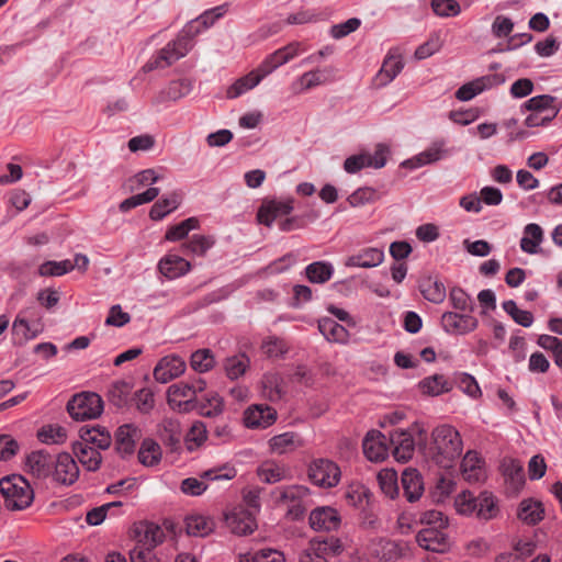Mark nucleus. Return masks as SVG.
Returning a JSON list of instances; mask_svg holds the SVG:
<instances>
[{
    "instance_id": "3",
    "label": "nucleus",
    "mask_w": 562,
    "mask_h": 562,
    "mask_svg": "<svg viewBox=\"0 0 562 562\" xmlns=\"http://www.w3.org/2000/svg\"><path fill=\"white\" fill-rule=\"evenodd\" d=\"M294 209L292 198L285 200H265L257 212L259 224L270 227L274 222L279 229L290 232L303 226V220L296 216H289Z\"/></svg>"
},
{
    "instance_id": "20",
    "label": "nucleus",
    "mask_w": 562,
    "mask_h": 562,
    "mask_svg": "<svg viewBox=\"0 0 562 562\" xmlns=\"http://www.w3.org/2000/svg\"><path fill=\"white\" fill-rule=\"evenodd\" d=\"M140 430L133 424H124L115 431V450L122 457L134 453Z\"/></svg>"
},
{
    "instance_id": "23",
    "label": "nucleus",
    "mask_w": 562,
    "mask_h": 562,
    "mask_svg": "<svg viewBox=\"0 0 562 562\" xmlns=\"http://www.w3.org/2000/svg\"><path fill=\"white\" fill-rule=\"evenodd\" d=\"M401 483L403 494L409 503L418 501L424 493L423 476L416 469H405L402 473Z\"/></svg>"
},
{
    "instance_id": "16",
    "label": "nucleus",
    "mask_w": 562,
    "mask_h": 562,
    "mask_svg": "<svg viewBox=\"0 0 562 562\" xmlns=\"http://www.w3.org/2000/svg\"><path fill=\"white\" fill-rule=\"evenodd\" d=\"M405 546L401 542L380 538L370 543V553L380 562H395L403 557Z\"/></svg>"
},
{
    "instance_id": "40",
    "label": "nucleus",
    "mask_w": 562,
    "mask_h": 562,
    "mask_svg": "<svg viewBox=\"0 0 562 562\" xmlns=\"http://www.w3.org/2000/svg\"><path fill=\"white\" fill-rule=\"evenodd\" d=\"M193 88V82L190 79L183 78L171 81L168 87L162 90L158 97V102L167 100L177 101L188 95Z\"/></svg>"
},
{
    "instance_id": "63",
    "label": "nucleus",
    "mask_w": 562,
    "mask_h": 562,
    "mask_svg": "<svg viewBox=\"0 0 562 562\" xmlns=\"http://www.w3.org/2000/svg\"><path fill=\"white\" fill-rule=\"evenodd\" d=\"M543 240V229L535 223L526 225L519 246H540Z\"/></svg>"
},
{
    "instance_id": "60",
    "label": "nucleus",
    "mask_w": 562,
    "mask_h": 562,
    "mask_svg": "<svg viewBox=\"0 0 562 562\" xmlns=\"http://www.w3.org/2000/svg\"><path fill=\"white\" fill-rule=\"evenodd\" d=\"M288 63L286 56L284 55L282 48L277 49L269 56L265 58V60L258 66L259 71H262L267 77L278 67Z\"/></svg>"
},
{
    "instance_id": "62",
    "label": "nucleus",
    "mask_w": 562,
    "mask_h": 562,
    "mask_svg": "<svg viewBox=\"0 0 562 562\" xmlns=\"http://www.w3.org/2000/svg\"><path fill=\"white\" fill-rule=\"evenodd\" d=\"M38 439L44 443H59L66 438L65 429L59 426H45L37 432Z\"/></svg>"
},
{
    "instance_id": "25",
    "label": "nucleus",
    "mask_w": 562,
    "mask_h": 562,
    "mask_svg": "<svg viewBox=\"0 0 562 562\" xmlns=\"http://www.w3.org/2000/svg\"><path fill=\"white\" fill-rule=\"evenodd\" d=\"M334 68L315 69L304 72L294 86L295 92L313 89L329 81L334 77Z\"/></svg>"
},
{
    "instance_id": "55",
    "label": "nucleus",
    "mask_w": 562,
    "mask_h": 562,
    "mask_svg": "<svg viewBox=\"0 0 562 562\" xmlns=\"http://www.w3.org/2000/svg\"><path fill=\"white\" fill-rule=\"evenodd\" d=\"M206 427L202 422L194 423L184 438L186 448L193 451L206 440Z\"/></svg>"
},
{
    "instance_id": "39",
    "label": "nucleus",
    "mask_w": 562,
    "mask_h": 562,
    "mask_svg": "<svg viewBox=\"0 0 562 562\" xmlns=\"http://www.w3.org/2000/svg\"><path fill=\"white\" fill-rule=\"evenodd\" d=\"M181 199L182 196L179 192H171L167 196L158 200L150 209V218L154 221L162 220L166 215L178 209Z\"/></svg>"
},
{
    "instance_id": "43",
    "label": "nucleus",
    "mask_w": 562,
    "mask_h": 562,
    "mask_svg": "<svg viewBox=\"0 0 562 562\" xmlns=\"http://www.w3.org/2000/svg\"><path fill=\"white\" fill-rule=\"evenodd\" d=\"M334 267L324 261H315L305 268V274L310 282L323 284L330 280Z\"/></svg>"
},
{
    "instance_id": "2",
    "label": "nucleus",
    "mask_w": 562,
    "mask_h": 562,
    "mask_svg": "<svg viewBox=\"0 0 562 562\" xmlns=\"http://www.w3.org/2000/svg\"><path fill=\"white\" fill-rule=\"evenodd\" d=\"M199 33L200 29H196L194 23H188L176 40L169 42L147 61L144 66L145 70L166 68L184 57L192 48V38Z\"/></svg>"
},
{
    "instance_id": "17",
    "label": "nucleus",
    "mask_w": 562,
    "mask_h": 562,
    "mask_svg": "<svg viewBox=\"0 0 562 562\" xmlns=\"http://www.w3.org/2000/svg\"><path fill=\"white\" fill-rule=\"evenodd\" d=\"M443 529L437 527L422 529L416 536L417 543L428 551L445 552L449 548V539Z\"/></svg>"
},
{
    "instance_id": "31",
    "label": "nucleus",
    "mask_w": 562,
    "mask_h": 562,
    "mask_svg": "<svg viewBox=\"0 0 562 562\" xmlns=\"http://www.w3.org/2000/svg\"><path fill=\"white\" fill-rule=\"evenodd\" d=\"M159 271L168 279H176L186 274L190 262L182 257L168 255L159 261Z\"/></svg>"
},
{
    "instance_id": "4",
    "label": "nucleus",
    "mask_w": 562,
    "mask_h": 562,
    "mask_svg": "<svg viewBox=\"0 0 562 562\" xmlns=\"http://www.w3.org/2000/svg\"><path fill=\"white\" fill-rule=\"evenodd\" d=\"M454 505L459 514H474L479 519L483 520L493 519L499 513L496 497L487 491L481 492L479 496L464 491L456 497Z\"/></svg>"
},
{
    "instance_id": "35",
    "label": "nucleus",
    "mask_w": 562,
    "mask_h": 562,
    "mask_svg": "<svg viewBox=\"0 0 562 562\" xmlns=\"http://www.w3.org/2000/svg\"><path fill=\"white\" fill-rule=\"evenodd\" d=\"M186 530L189 536L206 537L213 532L215 522L203 515H190L186 518Z\"/></svg>"
},
{
    "instance_id": "5",
    "label": "nucleus",
    "mask_w": 562,
    "mask_h": 562,
    "mask_svg": "<svg viewBox=\"0 0 562 562\" xmlns=\"http://www.w3.org/2000/svg\"><path fill=\"white\" fill-rule=\"evenodd\" d=\"M0 493L10 510H23L34 501V491L22 475L12 474L0 480Z\"/></svg>"
},
{
    "instance_id": "19",
    "label": "nucleus",
    "mask_w": 562,
    "mask_h": 562,
    "mask_svg": "<svg viewBox=\"0 0 562 562\" xmlns=\"http://www.w3.org/2000/svg\"><path fill=\"white\" fill-rule=\"evenodd\" d=\"M136 546L134 548H144L154 550L164 541V530L154 522H140L135 527Z\"/></svg>"
},
{
    "instance_id": "37",
    "label": "nucleus",
    "mask_w": 562,
    "mask_h": 562,
    "mask_svg": "<svg viewBox=\"0 0 562 562\" xmlns=\"http://www.w3.org/2000/svg\"><path fill=\"white\" fill-rule=\"evenodd\" d=\"M250 367V359L246 353L229 356L223 361V369L229 380L243 376Z\"/></svg>"
},
{
    "instance_id": "41",
    "label": "nucleus",
    "mask_w": 562,
    "mask_h": 562,
    "mask_svg": "<svg viewBox=\"0 0 562 562\" xmlns=\"http://www.w3.org/2000/svg\"><path fill=\"white\" fill-rule=\"evenodd\" d=\"M419 290L423 296L435 304H439L446 299V288L442 282L427 278L419 283Z\"/></svg>"
},
{
    "instance_id": "6",
    "label": "nucleus",
    "mask_w": 562,
    "mask_h": 562,
    "mask_svg": "<svg viewBox=\"0 0 562 562\" xmlns=\"http://www.w3.org/2000/svg\"><path fill=\"white\" fill-rule=\"evenodd\" d=\"M67 412L75 420L93 419L102 414L103 401L97 393L82 392L69 400Z\"/></svg>"
},
{
    "instance_id": "56",
    "label": "nucleus",
    "mask_w": 562,
    "mask_h": 562,
    "mask_svg": "<svg viewBox=\"0 0 562 562\" xmlns=\"http://www.w3.org/2000/svg\"><path fill=\"white\" fill-rule=\"evenodd\" d=\"M227 11V4H222L210 9L202 13L199 18L190 21L189 23H194L196 29H200V32L210 27L215 23V21L222 18Z\"/></svg>"
},
{
    "instance_id": "11",
    "label": "nucleus",
    "mask_w": 562,
    "mask_h": 562,
    "mask_svg": "<svg viewBox=\"0 0 562 562\" xmlns=\"http://www.w3.org/2000/svg\"><path fill=\"white\" fill-rule=\"evenodd\" d=\"M452 150L447 147V143L443 139L435 140L424 151L417 156L403 162V166L412 169L419 168L425 165L437 162L441 159L449 157Z\"/></svg>"
},
{
    "instance_id": "27",
    "label": "nucleus",
    "mask_w": 562,
    "mask_h": 562,
    "mask_svg": "<svg viewBox=\"0 0 562 562\" xmlns=\"http://www.w3.org/2000/svg\"><path fill=\"white\" fill-rule=\"evenodd\" d=\"M418 389L424 395L438 396L450 392L453 389V383L443 374H432L420 380Z\"/></svg>"
},
{
    "instance_id": "51",
    "label": "nucleus",
    "mask_w": 562,
    "mask_h": 562,
    "mask_svg": "<svg viewBox=\"0 0 562 562\" xmlns=\"http://www.w3.org/2000/svg\"><path fill=\"white\" fill-rule=\"evenodd\" d=\"M258 476L262 482L273 484L285 479L286 470L274 462H267L258 469Z\"/></svg>"
},
{
    "instance_id": "33",
    "label": "nucleus",
    "mask_w": 562,
    "mask_h": 562,
    "mask_svg": "<svg viewBox=\"0 0 562 562\" xmlns=\"http://www.w3.org/2000/svg\"><path fill=\"white\" fill-rule=\"evenodd\" d=\"M262 71H259V67L248 75L237 79L228 89H227V98L235 99L245 92L255 88L259 82L265 78Z\"/></svg>"
},
{
    "instance_id": "34",
    "label": "nucleus",
    "mask_w": 562,
    "mask_h": 562,
    "mask_svg": "<svg viewBox=\"0 0 562 562\" xmlns=\"http://www.w3.org/2000/svg\"><path fill=\"white\" fill-rule=\"evenodd\" d=\"M160 439L170 452H178L181 449L182 432L180 425L173 420H165L160 430Z\"/></svg>"
},
{
    "instance_id": "10",
    "label": "nucleus",
    "mask_w": 562,
    "mask_h": 562,
    "mask_svg": "<svg viewBox=\"0 0 562 562\" xmlns=\"http://www.w3.org/2000/svg\"><path fill=\"white\" fill-rule=\"evenodd\" d=\"M186 368V361L180 356L168 355L157 362L153 374L157 382L168 383L184 373Z\"/></svg>"
},
{
    "instance_id": "30",
    "label": "nucleus",
    "mask_w": 562,
    "mask_h": 562,
    "mask_svg": "<svg viewBox=\"0 0 562 562\" xmlns=\"http://www.w3.org/2000/svg\"><path fill=\"white\" fill-rule=\"evenodd\" d=\"M74 453L88 471H97L102 462L101 453L87 442L74 443Z\"/></svg>"
},
{
    "instance_id": "44",
    "label": "nucleus",
    "mask_w": 562,
    "mask_h": 562,
    "mask_svg": "<svg viewBox=\"0 0 562 562\" xmlns=\"http://www.w3.org/2000/svg\"><path fill=\"white\" fill-rule=\"evenodd\" d=\"M139 462L146 467H154L161 459L160 446L151 439H145L138 451Z\"/></svg>"
},
{
    "instance_id": "64",
    "label": "nucleus",
    "mask_w": 562,
    "mask_h": 562,
    "mask_svg": "<svg viewBox=\"0 0 562 562\" xmlns=\"http://www.w3.org/2000/svg\"><path fill=\"white\" fill-rule=\"evenodd\" d=\"M431 8L439 16H456L461 11L456 0H431Z\"/></svg>"
},
{
    "instance_id": "32",
    "label": "nucleus",
    "mask_w": 562,
    "mask_h": 562,
    "mask_svg": "<svg viewBox=\"0 0 562 562\" xmlns=\"http://www.w3.org/2000/svg\"><path fill=\"white\" fill-rule=\"evenodd\" d=\"M318 329L328 341L339 344L348 341L349 331L330 317L321 318L318 321Z\"/></svg>"
},
{
    "instance_id": "49",
    "label": "nucleus",
    "mask_w": 562,
    "mask_h": 562,
    "mask_svg": "<svg viewBox=\"0 0 562 562\" xmlns=\"http://www.w3.org/2000/svg\"><path fill=\"white\" fill-rule=\"evenodd\" d=\"M199 220L196 217H189L179 224L171 226L165 235V239L169 243L182 240L190 231L198 228Z\"/></svg>"
},
{
    "instance_id": "58",
    "label": "nucleus",
    "mask_w": 562,
    "mask_h": 562,
    "mask_svg": "<svg viewBox=\"0 0 562 562\" xmlns=\"http://www.w3.org/2000/svg\"><path fill=\"white\" fill-rule=\"evenodd\" d=\"M261 349L267 357L279 358L285 355L289 348L282 338L271 336L262 341Z\"/></svg>"
},
{
    "instance_id": "48",
    "label": "nucleus",
    "mask_w": 562,
    "mask_h": 562,
    "mask_svg": "<svg viewBox=\"0 0 562 562\" xmlns=\"http://www.w3.org/2000/svg\"><path fill=\"white\" fill-rule=\"evenodd\" d=\"M378 483L382 493L394 499L398 496L397 473L394 470L384 469L378 474Z\"/></svg>"
},
{
    "instance_id": "36",
    "label": "nucleus",
    "mask_w": 562,
    "mask_h": 562,
    "mask_svg": "<svg viewBox=\"0 0 562 562\" xmlns=\"http://www.w3.org/2000/svg\"><path fill=\"white\" fill-rule=\"evenodd\" d=\"M384 255L382 248H366L358 255L351 256L347 260V266L372 268L382 263Z\"/></svg>"
},
{
    "instance_id": "7",
    "label": "nucleus",
    "mask_w": 562,
    "mask_h": 562,
    "mask_svg": "<svg viewBox=\"0 0 562 562\" xmlns=\"http://www.w3.org/2000/svg\"><path fill=\"white\" fill-rule=\"evenodd\" d=\"M341 476L340 468L331 460L317 459L308 467V477L313 484L329 488L336 486Z\"/></svg>"
},
{
    "instance_id": "12",
    "label": "nucleus",
    "mask_w": 562,
    "mask_h": 562,
    "mask_svg": "<svg viewBox=\"0 0 562 562\" xmlns=\"http://www.w3.org/2000/svg\"><path fill=\"white\" fill-rule=\"evenodd\" d=\"M195 396L188 381L171 384L167 390V401L170 407L179 412H189L194 407Z\"/></svg>"
},
{
    "instance_id": "53",
    "label": "nucleus",
    "mask_w": 562,
    "mask_h": 562,
    "mask_svg": "<svg viewBox=\"0 0 562 562\" xmlns=\"http://www.w3.org/2000/svg\"><path fill=\"white\" fill-rule=\"evenodd\" d=\"M159 192L160 190L158 188H148L143 193L130 196L122 201L120 204V210L122 212H128L138 205L149 203L158 196Z\"/></svg>"
},
{
    "instance_id": "13",
    "label": "nucleus",
    "mask_w": 562,
    "mask_h": 562,
    "mask_svg": "<svg viewBox=\"0 0 562 562\" xmlns=\"http://www.w3.org/2000/svg\"><path fill=\"white\" fill-rule=\"evenodd\" d=\"M227 528L237 536H247L257 528L254 513L244 508H234L225 515Z\"/></svg>"
},
{
    "instance_id": "28",
    "label": "nucleus",
    "mask_w": 562,
    "mask_h": 562,
    "mask_svg": "<svg viewBox=\"0 0 562 562\" xmlns=\"http://www.w3.org/2000/svg\"><path fill=\"white\" fill-rule=\"evenodd\" d=\"M269 446L271 450L276 453L283 454L291 451H294L297 448L304 446L303 438L293 431L283 432L277 436H273L269 440Z\"/></svg>"
},
{
    "instance_id": "46",
    "label": "nucleus",
    "mask_w": 562,
    "mask_h": 562,
    "mask_svg": "<svg viewBox=\"0 0 562 562\" xmlns=\"http://www.w3.org/2000/svg\"><path fill=\"white\" fill-rule=\"evenodd\" d=\"M13 336L18 339L20 345L36 338L40 334L37 328H33L25 317H22L21 313L15 317L12 324Z\"/></svg>"
},
{
    "instance_id": "24",
    "label": "nucleus",
    "mask_w": 562,
    "mask_h": 562,
    "mask_svg": "<svg viewBox=\"0 0 562 562\" xmlns=\"http://www.w3.org/2000/svg\"><path fill=\"white\" fill-rule=\"evenodd\" d=\"M461 473L470 483L481 482L485 477L484 461L476 451H468L461 462Z\"/></svg>"
},
{
    "instance_id": "15",
    "label": "nucleus",
    "mask_w": 562,
    "mask_h": 562,
    "mask_svg": "<svg viewBox=\"0 0 562 562\" xmlns=\"http://www.w3.org/2000/svg\"><path fill=\"white\" fill-rule=\"evenodd\" d=\"M54 456L45 450L31 452L26 457L25 468L27 472L38 480L50 477L54 467Z\"/></svg>"
},
{
    "instance_id": "8",
    "label": "nucleus",
    "mask_w": 562,
    "mask_h": 562,
    "mask_svg": "<svg viewBox=\"0 0 562 562\" xmlns=\"http://www.w3.org/2000/svg\"><path fill=\"white\" fill-rule=\"evenodd\" d=\"M54 467L52 479L58 484L61 485H72L79 477V468L74 460V458L67 453L63 452L54 456Z\"/></svg>"
},
{
    "instance_id": "52",
    "label": "nucleus",
    "mask_w": 562,
    "mask_h": 562,
    "mask_svg": "<svg viewBox=\"0 0 562 562\" xmlns=\"http://www.w3.org/2000/svg\"><path fill=\"white\" fill-rule=\"evenodd\" d=\"M449 301L454 310L465 313H472L474 302L471 296L461 288L454 286L449 293Z\"/></svg>"
},
{
    "instance_id": "59",
    "label": "nucleus",
    "mask_w": 562,
    "mask_h": 562,
    "mask_svg": "<svg viewBox=\"0 0 562 562\" xmlns=\"http://www.w3.org/2000/svg\"><path fill=\"white\" fill-rule=\"evenodd\" d=\"M162 176L159 173L158 170L149 168L139 171L136 173L132 179H130V182L132 183L130 189L136 190L140 187L151 186L158 182Z\"/></svg>"
},
{
    "instance_id": "29",
    "label": "nucleus",
    "mask_w": 562,
    "mask_h": 562,
    "mask_svg": "<svg viewBox=\"0 0 562 562\" xmlns=\"http://www.w3.org/2000/svg\"><path fill=\"white\" fill-rule=\"evenodd\" d=\"M80 438L87 445H94L99 449H108L111 446L112 437L110 431L105 427L94 426L88 427L83 426L79 430Z\"/></svg>"
},
{
    "instance_id": "26",
    "label": "nucleus",
    "mask_w": 562,
    "mask_h": 562,
    "mask_svg": "<svg viewBox=\"0 0 562 562\" xmlns=\"http://www.w3.org/2000/svg\"><path fill=\"white\" fill-rule=\"evenodd\" d=\"M404 63L400 55L390 52L383 60L382 67L375 76L378 86H386L390 83L403 69Z\"/></svg>"
},
{
    "instance_id": "22",
    "label": "nucleus",
    "mask_w": 562,
    "mask_h": 562,
    "mask_svg": "<svg viewBox=\"0 0 562 562\" xmlns=\"http://www.w3.org/2000/svg\"><path fill=\"white\" fill-rule=\"evenodd\" d=\"M390 443L393 446V456L400 462H407L414 454L415 443L413 436L403 429L390 434Z\"/></svg>"
},
{
    "instance_id": "45",
    "label": "nucleus",
    "mask_w": 562,
    "mask_h": 562,
    "mask_svg": "<svg viewBox=\"0 0 562 562\" xmlns=\"http://www.w3.org/2000/svg\"><path fill=\"white\" fill-rule=\"evenodd\" d=\"M239 562H285L283 552L266 548L256 552L240 554Z\"/></svg>"
},
{
    "instance_id": "47",
    "label": "nucleus",
    "mask_w": 562,
    "mask_h": 562,
    "mask_svg": "<svg viewBox=\"0 0 562 562\" xmlns=\"http://www.w3.org/2000/svg\"><path fill=\"white\" fill-rule=\"evenodd\" d=\"M215 357L210 349H198L190 357L191 368L200 373L209 372L215 367Z\"/></svg>"
},
{
    "instance_id": "50",
    "label": "nucleus",
    "mask_w": 562,
    "mask_h": 562,
    "mask_svg": "<svg viewBox=\"0 0 562 562\" xmlns=\"http://www.w3.org/2000/svg\"><path fill=\"white\" fill-rule=\"evenodd\" d=\"M74 269L72 261L69 259L61 261H46L38 267L41 277H60Z\"/></svg>"
},
{
    "instance_id": "9",
    "label": "nucleus",
    "mask_w": 562,
    "mask_h": 562,
    "mask_svg": "<svg viewBox=\"0 0 562 562\" xmlns=\"http://www.w3.org/2000/svg\"><path fill=\"white\" fill-rule=\"evenodd\" d=\"M441 325L448 334L465 335L473 331L477 327L479 322L471 313L446 312L441 316Z\"/></svg>"
},
{
    "instance_id": "18",
    "label": "nucleus",
    "mask_w": 562,
    "mask_h": 562,
    "mask_svg": "<svg viewBox=\"0 0 562 562\" xmlns=\"http://www.w3.org/2000/svg\"><path fill=\"white\" fill-rule=\"evenodd\" d=\"M276 419L277 411L263 404L252 405L244 414V423L247 428H267Z\"/></svg>"
},
{
    "instance_id": "21",
    "label": "nucleus",
    "mask_w": 562,
    "mask_h": 562,
    "mask_svg": "<svg viewBox=\"0 0 562 562\" xmlns=\"http://www.w3.org/2000/svg\"><path fill=\"white\" fill-rule=\"evenodd\" d=\"M310 526L316 531L336 530L340 525V516L333 507H318L310 514Z\"/></svg>"
},
{
    "instance_id": "38",
    "label": "nucleus",
    "mask_w": 562,
    "mask_h": 562,
    "mask_svg": "<svg viewBox=\"0 0 562 562\" xmlns=\"http://www.w3.org/2000/svg\"><path fill=\"white\" fill-rule=\"evenodd\" d=\"M544 516L541 502L524 499L518 508V518L527 525L533 526L540 522Z\"/></svg>"
},
{
    "instance_id": "61",
    "label": "nucleus",
    "mask_w": 562,
    "mask_h": 562,
    "mask_svg": "<svg viewBox=\"0 0 562 562\" xmlns=\"http://www.w3.org/2000/svg\"><path fill=\"white\" fill-rule=\"evenodd\" d=\"M504 475L512 481V483L519 487L525 483V473L522 464L517 460H509L504 463Z\"/></svg>"
},
{
    "instance_id": "1",
    "label": "nucleus",
    "mask_w": 562,
    "mask_h": 562,
    "mask_svg": "<svg viewBox=\"0 0 562 562\" xmlns=\"http://www.w3.org/2000/svg\"><path fill=\"white\" fill-rule=\"evenodd\" d=\"M431 438V459L440 468H451L462 452L463 445L459 431L450 425H441L432 430Z\"/></svg>"
},
{
    "instance_id": "57",
    "label": "nucleus",
    "mask_w": 562,
    "mask_h": 562,
    "mask_svg": "<svg viewBox=\"0 0 562 562\" xmlns=\"http://www.w3.org/2000/svg\"><path fill=\"white\" fill-rule=\"evenodd\" d=\"M458 387L471 397H477L481 395V389L476 380L469 373L460 372L454 374V381Z\"/></svg>"
},
{
    "instance_id": "54",
    "label": "nucleus",
    "mask_w": 562,
    "mask_h": 562,
    "mask_svg": "<svg viewBox=\"0 0 562 562\" xmlns=\"http://www.w3.org/2000/svg\"><path fill=\"white\" fill-rule=\"evenodd\" d=\"M504 311L510 315V317L517 324L524 327H530L533 323V315L529 311L519 310L514 300H508L502 304Z\"/></svg>"
},
{
    "instance_id": "42",
    "label": "nucleus",
    "mask_w": 562,
    "mask_h": 562,
    "mask_svg": "<svg viewBox=\"0 0 562 562\" xmlns=\"http://www.w3.org/2000/svg\"><path fill=\"white\" fill-rule=\"evenodd\" d=\"M312 550L324 555H338L342 552L344 548L340 539L334 536L317 537L311 542Z\"/></svg>"
},
{
    "instance_id": "14",
    "label": "nucleus",
    "mask_w": 562,
    "mask_h": 562,
    "mask_svg": "<svg viewBox=\"0 0 562 562\" xmlns=\"http://www.w3.org/2000/svg\"><path fill=\"white\" fill-rule=\"evenodd\" d=\"M389 443L390 437L379 430H371L363 439V453L370 461H383L389 456Z\"/></svg>"
}]
</instances>
